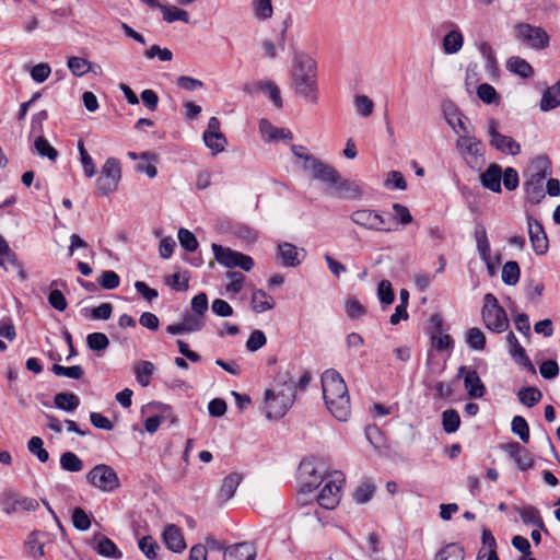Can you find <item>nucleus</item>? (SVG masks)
<instances>
[{
  "mask_svg": "<svg viewBox=\"0 0 560 560\" xmlns=\"http://www.w3.org/2000/svg\"><path fill=\"white\" fill-rule=\"evenodd\" d=\"M443 113L446 122L458 136L471 132L466 124L467 117L453 103L445 104Z\"/></svg>",
  "mask_w": 560,
  "mask_h": 560,
  "instance_id": "a211bd4d",
  "label": "nucleus"
},
{
  "mask_svg": "<svg viewBox=\"0 0 560 560\" xmlns=\"http://www.w3.org/2000/svg\"><path fill=\"white\" fill-rule=\"evenodd\" d=\"M325 480L326 482L317 495V503L326 510H332L340 501L345 477L342 472L334 471Z\"/></svg>",
  "mask_w": 560,
  "mask_h": 560,
  "instance_id": "6e6552de",
  "label": "nucleus"
},
{
  "mask_svg": "<svg viewBox=\"0 0 560 560\" xmlns=\"http://www.w3.org/2000/svg\"><path fill=\"white\" fill-rule=\"evenodd\" d=\"M560 105V81L547 88L540 100V110L549 112Z\"/></svg>",
  "mask_w": 560,
  "mask_h": 560,
  "instance_id": "c85d7f7f",
  "label": "nucleus"
},
{
  "mask_svg": "<svg viewBox=\"0 0 560 560\" xmlns=\"http://www.w3.org/2000/svg\"><path fill=\"white\" fill-rule=\"evenodd\" d=\"M98 283L105 290H113L119 285L120 278L115 271L106 270L102 272Z\"/></svg>",
  "mask_w": 560,
  "mask_h": 560,
  "instance_id": "774afa93",
  "label": "nucleus"
},
{
  "mask_svg": "<svg viewBox=\"0 0 560 560\" xmlns=\"http://www.w3.org/2000/svg\"><path fill=\"white\" fill-rule=\"evenodd\" d=\"M520 266L516 261H506L502 267V281L508 285H515L520 280Z\"/></svg>",
  "mask_w": 560,
  "mask_h": 560,
  "instance_id": "37998d69",
  "label": "nucleus"
},
{
  "mask_svg": "<svg viewBox=\"0 0 560 560\" xmlns=\"http://www.w3.org/2000/svg\"><path fill=\"white\" fill-rule=\"evenodd\" d=\"M256 555L255 546L244 541L229 546L224 552V560H255Z\"/></svg>",
  "mask_w": 560,
  "mask_h": 560,
  "instance_id": "5701e85b",
  "label": "nucleus"
},
{
  "mask_svg": "<svg viewBox=\"0 0 560 560\" xmlns=\"http://www.w3.org/2000/svg\"><path fill=\"white\" fill-rule=\"evenodd\" d=\"M67 66L74 77H82L91 70V62L81 57H69Z\"/></svg>",
  "mask_w": 560,
  "mask_h": 560,
  "instance_id": "8fccbe9b",
  "label": "nucleus"
},
{
  "mask_svg": "<svg viewBox=\"0 0 560 560\" xmlns=\"http://www.w3.org/2000/svg\"><path fill=\"white\" fill-rule=\"evenodd\" d=\"M527 224L533 250L536 255L546 254L549 248V241L542 224L532 217H528Z\"/></svg>",
  "mask_w": 560,
  "mask_h": 560,
  "instance_id": "2eb2a0df",
  "label": "nucleus"
},
{
  "mask_svg": "<svg viewBox=\"0 0 560 560\" xmlns=\"http://www.w3.org/2000/svg\"><path fill=\"white\" fill-rule=\"evenodd\" d=\"M159 9L163 14V20L167 23H173L176 21H182L184 23H189V13L183 9H179L175 5H164L160 4Z\"/></svg>",
  "mask_w": 560,
  "mask_h": 560,
  "instance_id": "f704fd0d",
  "label": "nucleus"
},
{
  "mask_svg": "<svg viewBox=\"0 0 560 560\" xmlns=\"http://www.w3.org/2000/svg\"><path fill=\"white\" fill-rule=\"evenodd\" d=\"M259 130L266 141L292 140L293 138L291 130L278 128L265 118L259 121Z\"/></svg>",
  "mask_w": 560,
  "mask_h": 560,
  "instance_id": "393cba45",
  "label": "nucleus"
},
{
  "mask_svg": "<svg viewBox=\"0 0 560 560\" xmlns=\"http://www.w3.org/2000/svg\"><path fill=\"white\" fill-rule=\"evenodd\" d=\"M515 37L534 49H545L549 46L547 32L528 23H518L514 27Z\"/></svg>",
  "mask_w": 560,
  "mask_h": 560,
  "instance_id": "9d476101",
  "label": "nucleus"
},
{
  "mask_svg": "<svg viewBox=\"0 0 560 560\" xmlns=\"http://www.w3.org/2000/svg\"><path fill=\"white\" fill-rule=\"evenodd\" d=\"M5 261L10 265H16L18 255L9 246L7 240L0 234V268L4 267Z\"/></svg>",
  "mask_w": 560,
  "mask_h": 560,
  "instance_id": "5fc2aeb1",
  "label": "nucleus"
},
{
  "mask_svg": "<svg viewBox=\"0 0 560 560\" xmlns=\"http://www.w3.org/2000/svg\"><path fill=\"white\" fill-rule=\"evenodd\" d=\"M350 219L354 224L368 230L386 232L392 231V229L385 226L387 220L378 212L371 209L355 210L351 213Z\"/></svg>",
  "mask_w": 560,
  "mask_h": 560,
  "instance_id": "4468645a",
  "label": "nucleus"
},
{
  "mask_svg": "<svg viewBox=\"0 0 560 560\" xmlns=\"http://www.w3.org/2000/svg\"><path fill=\"white\" fill-rule=\"evenodd\" d=\"M475 238L477 243V249L482 261L486 262L490 272H493L491 264V248L488 241L487 231L483 225L478 224L475 230Z\"/></svg>",
  "mask_w": 560,
  "mask_h": 560,
  "instance_id": "b1692460",
  "label": "nucleus"
},
{
  "mask_svg": "<svg viewBox=\"0 0 560 560\" xmlns=\"http://www.w3.org/2000/svg\"><path fill=\"white\" fill-rule=\"evenodd\" d=\"M139 549L149 560H160L159 550L160 546L151 536L142 537L138 542Z\"/></svg>",
  "mask_w": 560,
  "mask_h": 560,
  "instance_id": "c03bdc74",
  "label": "nucleus"
},
{
  "mask_svg": "<svg viewBox=\"0 0 560 560\" xmlns=\"http://www.w3.org/2000/svg\"><path fill=\"white\" fill-rule=\"evenodd\" d=\"M183 325L186 332L199 331L205 326L203 317L191 312H187L183 317Z\"/></svg>",
  "mask_w": 560,
  "mask_h": 560,
  "instance_id": "4d7b16f0",
  "label": "nucleus"
},
{
  "mask_svg": "<svg viewBox=\"0 0 560 560\" xmlns=\"http://www.w3.org/2000/svg\"><path fill=\"white\" fill-rule=\"evenodd\" d=\"M306 161L308 162L306 171L312 172L314 179L325 184L327 191L331 190L340 176L339 172L317 158H306Z\"/></svg>",
  "mask_w": 560,
  "mask_h": 560,
  "instance_id": "ddd939ff",
  "label": "nucleus"
},
{
  "mask_svg": "<svg viewBox=\"0 0 560 560\" xmlns=\"http://www.w3.org/2000/svg\"><path fill=\"white\" fill-rule=\"evenodd\" d=\"M164 542L174 552H182L186 548L180 529L175 525H168L163 533Z\"/></svg>",
  "mask_w": 560,
  "mask_h": 560,
  "instance_id": "cd10ccee",
  "label": "nucleus"
},
{
  "mask_svg": "<svg viewBox=\"0 0 560 560\" xmlns=\"http://www.w3.org/2000/svg\"><path fill=\"white\" fill-rule=\"evenodd\" d=\"M60 466L66 471L79 472L83 469V462L77 454L65 452L60 456Z\"/></svg>",
  "mask_w": 560,
  "mask_h": 560,
  "instance_id": "a19ab883",
  "label": "nucleus"
},
{
  "mask_svg": "<svg viewBox=\"0 0 560 560\" xmlns=\"http://www.w3.org/2000/svg\"><path fill=\"white\" fill-rule=\"evenodd\" d=\"M34 150L39 156L47 158L50 161H56L58 158V151L43 136L35 139Z\"/></svg>",
  "mask_w": 560,
  "mask_h": 560,
  "instance_id": "4c0bfd02",
  "label": "nucleus"
},
{
  "mask_svg": "<svg viewBox=\"0 0 560 560\" xmlns=\"http://www.w3.org/2000/svg\"><path fill=\"white\" fill-rule=\"evenodd\" d=\"M466 342L471 349L481 351L486 347V336L480 328L474 327L466 332Z\"/></svg>",
  "mask_w": 560,
  "mask_h": 560,
  "instance_id": "49530a36",
  "label": "nucleus"
},
{
  "mask_svg": "<svg viewBox=\"0 0 560 560\" xmlns=\"http://www.w3.org/2000/svg\"><path fill=\"white\" fill-rule=\"evenodd\" d=\"M95 549L101 556L106 558L120 559L122 557L116 544L107 537H102Z\"/></svg>",
  "mask_w": 560,
  "mask_h": 560,
  "instance_id": "e433bc0d",
  "label": "nucleus"
},
{
  "mask_svg": "<svg viewBox=\"0 0 560 560\" xmlns=\"http://www.w3.org/2000/svg\"><path fill=\"white\" fill-rule=\"evenodd\" d=\"M267 343L266 335L262 330L255 329L252 331L249 338L246 341V348L250 352H255L262 348Z\"/></svg>",
  "mask_w": 560,
  "mask_h": 560,
  "instance_id": "680f3d73",
  "label": "nucleus"
},
{
  "mask_svg": "<svg viewBox=\"0 0 560 560\" xmlns=\"http://www.w3.org/2000/svg\"><path fill=\"white\" fill-rule=\"evenodd\" d=\"M292 384H283L279 392L267 389L265 393L266 417L268 419H280L292 407L295 394Z\"/></svg>",
  "mask_w": 560,
  "mask_h": 560,
  "instance_id": "20e7f679",
  "label": "nucleus"
},
{
  "mask_svg": "<svg viewBox=\"0 0 560 560\" xmlns=\"http://www.w3.org/2000/svg\"><path fill=\"white\" fill-rule=\"evenodd\" d=\"M88 482L103 491L113 492L120 487V481L114 468L106 464L94 466L86 475Z\"/></svg>",
  "mask_w": 560,
  "mask_h": 560,
  "instance_id": "0eeeda50",
  "label": "nucleus"
},
{
  "mask_svg": "<svg viewBox=\"0 0 560 560\" xmlns=\"http://www.w3.org/2000/svg\"><path fill=\"white\" fill-rule=\"evenodd\" d=\"M460 418L456 410L447 409L442 412V425L446 433H454L458 430Z\"/></svg>",
  "mask_w": 560,
  "mask_h": 560,
  "instance_id": "a18cd8bd",
  "label": "nucleus"
},
{
  "mask_svg": "<svg viewBox=\"0 0 560 560\" xmlns=\"http://www.w3.org/2000/svg\"><path fill=\"white\" fill-rule=\"evenodd\" d=\"M455 144L459 154L470 167H474V165L483 160L485 148L481 141L474 136L472 131L459 135Z\"/></svg>",
  "mask_w": 560,
  "mask_h": 560,
  "instance_id": "9b49d317",
  "label": "nucleus"
},
{
  "mask_svg": "<svg viewBox=\"0 0 560 560\" xmlns=\"http://www.w3.org/2000/svg\"><path fill=\"white\" fill-rule=\"evenodd\" d=\"M178 240L184 249L187 252H195L198 247V241L196 236L186 229H179L178 231Z\"/></svg>",
  "mask_w": 560,
  "mask_h": 560,
  "instance_id": "0e129e2a",
  "label": "nucleus"
},
{
  "mask_svg": "<svg viewBox=\"0 0 560 560\" xmlns=\"http://www.w3.org/2000/svg\"><path fill=\"white\" fill-rule=\"evenodd\" d=\"M154 372V365L150 361H140L135 365V374L138 383L145 387L150 384V376Z\"/></svg>",
  "mask_w": 560,
  "mask_h": 560,
  "instance_id": "ea45409f",
  "label": "nucleus"
},
{
  "mask_svg": "<svg viewBox=\"0 0 560 560\" xmlns=\"http://www.w3.org/2000/svg\"><path fill=\"white\" fill-rule=\"evenodd\" d=\"M27 450L31 454L36 456L40 463H46L49 459V454L44 448V442L39 436H32L30 439Z\"/></svg>",
  "mask_w": 560,
  "mask_h": 560,
  "instance_id": "603ef678",
  "label": "nucleus"
},
{
  "mask_svg": "<svg viewBox=\"0 0 560 560\" xmlns=\"http://www.w3.org/2000/svg\"><path fill=\"white\" fill-rule=\"evenodd\" d=\"M516 511L525 525L536 526L540 530L548 534V529L545 526L544 520L538 509H536L533 505H526L523 508H518Z\"/></svg>",
  "mask_w": 560,
  "mask_h": 560,
  "instance_id": "bb28decb",
  "label": "nucleus"
},
{
  "mask_svg": "<svg viewBox=\"0 0 560 560\" xmlns=\"http://www.w3.org/2000/svg\"><path fill=\"white\" fill-rule=\"evenodd\" d=\"M517 397L523 405L530 408L541 400L542 394L536 387H523L518 390Z\"/></svg>",
  "mask_w": 560,
  "mask_h": 560,
  "instance_id": "58836bf2",
  "label": "nucleus"
},
{
  "mask_svg": "<svg viewBox=\"0 0 560 560\" xmlns=\"http://www.w3.org/2000/svg\"><path fill=\"white\" fill-rule=\"evenodd\" d=\"M431 345L438 351H446L453 349V340L447 334H431Z\"/></svg>",
  "mask_w": 560,
  "mask_h": 560,
  "instance_id": "69168bd1",
  "label": "nucleus"
},
{
  "mask_svg": "<svg viewBox=\"0 0 560 560\" xmlns=\"http://www.w3.org/2000/svg\"><path fill=\"white\" fill-rule=\"evenodd\" d=\"M324 467L322 463L315 460H303L299 467V479L302 485V490L299 494L298 501H302L306 491L316 489L326 477L324 475Z\"/></svg>",
  "mask_w": 560,
  "mask_h": 560,
  "instance_id": "39448f33",
  "label": "nucleus"
},
{
  "mask_svg": "<svg viewBox=\"0 0 560 560\" xmlns=\"http://www.w3.org/2000/svg\"><path fill=\"white\" fill-rule=\"evenodd\" d=\"M88 347L94 351H103L109 346V339L104 332H92L86 337Z\"/></svg>",
  "mask_w": 560,
  "mask_h": 560,
  "instance_id": "6e6d98bb",
  "label": "nucleus"
},
{
  "mask_svg": "<svg viewBox=\"0 0 560 560\" xmlns=\"http://www.w3.org/2000/svg\"><path fill=\"white\" fill-rule=\"evenodd\" d=\"M73 526L79 530H88L91 526L90 516L81 508H75L72 512Z\"/></svg>",
  "mask_w": 560,
  "mask_h": 560,
  "instance_id": "e2e57ef3",
  "label": "nucleus"
},
{
  "mask_svg": "<svg viewBox=\"0 0 560 560\" xmlns=\"http://www.w3.org/2000/svg\"><path fill=\"white\" fill-rule=\"evenodd\" d=\"M355 112L362 117H369L374 109L373 101L366 95H357L354 98Z\"/></svg>",
  "mask_w": 560,
  "mask_h": 560,
  "instance_id": "bf43d9fd",
  "label": "nucleus"
},
{
  "mask_svg": "<svg viewBox=\"0 0 560 560\" xmlns=\"http://www.w3.org/2000/svg\"><path fill=\"white\" fill-rule=\"evenodd\" d=\"M51 371L54 374L58 376H65L75 380L81 378L84 374V371L81 365L62 366L56 363L51 366Z\"/></svg>",
  "mask_w": 560,
  "mask_h": 560,
  "instance_id": "864d4df0",
  "label": "nucleus"
},
{
  "mask_svg": "<svg viewBox=\"0 0 560 560\" xmlns=\"http://www.w3.org/2000/svg\"><path fill=\"white\" fill-rule=\"evenodd\" d=\"M465 550L456 542L444 546L435 556L434 560H464Z\"/></svg>",
  "mask_w": 560,
  "mask_h": 560,
  "instance_id": "c9c22d12",
  "label": "nucleus"
},
{
  "mask_svg": "<svg viewBox=\"0 0 560 560\" xmlns=\"http://www.w3.org/2000/svg\"><path fill=\"white\" fill-rule=\"evenodd\" d=\"M501 183H503L505 189H508L510 191L515 190L520 184V177H518L517 171L513 167H506L502 172Z\"/></svg>",
  "mask_w": 560,
  "mask_h": 560,
  "instance_id": "338daca9",
  "label": "nucleus"
},
{
  "mask_svg": "<svg viewBox=\"0 0 560 560\" xmlns=\"http://www.w3.org/2000/svg\"><path fill=\"white\" fill-rule=\"evenodd\" d=\"M203 141L205 144L213 151V153H219L224 151L226 145V139L222 132L210 133V131L203 132Z\"/></svg>",
  "mask_w": 560,
  "mask_h": 560,
  "instance_id": "79ce46f5",
  "label": "nucleus"
},
{
  "mask_svg": "<svg viewBox=\"0 0 560 560\" xmlns=\"http://www.w3.org/2000/svg\"><path fill=\"white\" fill-rule=\"evenodd\" d=\"M506 69L524 79L533 75V67L523 58L514 56L508 59Z\"/></svg>",
  "mask_w": 560,
  "mask_h": 560,
  "instance_id": "473e14b6",
  "label": "nucleus"
},
{
  "mask_svg": "<svg viewBox=\"0 0 560 560\" xmlns=\"http://www.w3.org/2000/svg\"><path fill=\"white\" fill-rule=\"evenodd\" d=\"M481 315L485 326L493 332L501 334L509 328V318L503 307L482 310Z\"/></svg>",
  "mask_w": 560,
  "mask_h": 560,
  "instance_id": "dca6fc26",
  "label": "nucleus"
},
{
  "mask_svg": "<svg viewBox=\"0 0 560 560\" xmlns=\"http://www.w3.org/2000/svg\"><path fill=\"white\" fill-rule=\"evenodd\" d=\"M502 167L497 163H491L483 173L480 174L482 187L493 192H501Z\"/></svg>",
  "mask_w": 560,
  "mask_h": 560,
  "instance_id": "4be33fe9",
  "label": "nucleus"
},
{
  "mask_svg": "<svg viewBox=\"0 0 560 560\" xmlns=\"http://www.w3.org/2000/svg\"><path fill=\"white\" fill-rule=\"evenodd\" d=\"M377 296L382 304L389 305L395 300L392 283L388 280H382L377 287Z\"/></svg>",
  "mask_w": 560,
  "mask_h": 560,
  "instance_id": "052dcab7",
  "label": "nucleus"
},
{
  "mask_svg": "<svg viewBox=\"0 0 560 560\" xmlns=\"http://www.w3.org/2000/svg\"><path fill=\"white\" fill-rule=\"evenodd\" d=\"M502 450L514 459L520 470H527L533 466L530 453L517 442L503 444Z\"/></svg>",
  "mask_w": 560,
  "mask_h": 560,
  "instance_id": "6ab92c4d",
  "label": "nucleus"
},
{
  "mask_svg": "<svg viewBox=\"0 0 560 560\" xmlns=\"http://www.w3.org/2000/svg\"><path fill=\"white\" fill-rule=\"evenodd\" d=\"M498 127L499 122L495 119L489 120L487 129L488 136L490 137L489 144L503 154H520L521 144L512 137L500 133Z\"/></svg>",
  "mask_w": 560,
  "mask_h": 560,
  "instance_id": "f8f14e48",
  "label": "nucleus"
},
{
  "mask_svg": "<svg viewBox=\"0 0 560 560\" xmlns=\"http://www.w3.org/2000/svg\"><path fill=\"white\" fill-rule=\"evenodd\" d=\"M78 150L80 153V162L82 164L84 175L88 178L93 177L96 173L95 164L91 155L85 150L83 141L81 140L78 142Z\"/></svg>",
  "mask_w": 560,
  "mask_h": 560,
  "instance_id": "09e8293b",
  "label": "nucleus"
},
{
  "mask_svg": "<svg viewBox=\"0 0 560 560\" xmlns=\"http://www.w3.org/2000/svg\"><path fill=\"white\" fill-rule=\"evenodd\" d=\"M254 15L261 21L269 20L273 14L271 0H253Z\"/></svg>",
  "mask_w": 560,
  "mask_h": 560,
  "instance_id": "3c124183",
  "label": "nucleus"
},
{
  "mask_svg": "<svg viewBox=\"0 0 560 560\" xmlns=\"http://www.w3.org/2000/svg\"><path fill=\"white\" fill-rule=\"evenodd\" d=\"M511 430L523 443L529 441V427L526 419L522 416H515L511 422Z\"/></svg>",
  "mask_w": 560,
  "mask_h": 560,
  "instance_id": "de8ad7c7",
  "label": "nucleus"
},
{
  "mask_svg": "<svg viewBox=\"0 0 560 560\" xmlns=\"http://www.w3.org/2000/svg\"><path fill=\"white\" fill-rule=\"evenodd\" d=\"M305 257L303 248L299 249L291 243H281L278 245V258L284 267H298Z\"/></svg>",
  "mask_w": 560,
  "mask_h": 560,
  "instance_id": "412c9836",
  "label": "nucleus"
},
{
  "mask_svg": "<svg viewBox=\"0 0 560 560\" xmlns=\"http://www.w3.org/2000/svg\"><path fill=\"white\" fill-rule=\"evenodd\" d=\"M551 173V162L547 155L536 156L527 170L528 178L524 183L526 199L532 205L545 198L544 182Z\"/></svg>",
  "mask_w": 560,
  "mask_h": 560,
  "instance_id": "7ed1b4c3",
  "label": "nucleus"
},
{
  "mask_svg": "<svg viewBox=\"0 0 560 560\" xmlns=\"http://www.w3.org/2000/svg\"><path fill=\"white\" fill-rule=\"evenodd\" d=\"M327 194L341 199H359L363 191L355 182L342 178L340 175L332 189Z\"/></svg>",
  "mask_w": 560,
  "mask_h": 560,
  "instance_id": "aec40b11",
  "label": "nucleus"
},
{
  "mask_svg": "<svg viewBox=\"0 0 560 560\" xmlns=\"http://www.w3.org/2000/svg\"><path fill=\"white\" fill-rule=\"evenodd\" d=\"M464 45V36L457 28L450 31L443 37L442 46L443 50L447 55L457 54Z\"/></svg>",
  "mask_w": 560,
  "mask_h": 560,
  "instance_id": "c756f323",
  "label": "nucleus"
},
{
  "mask_svg": "<svg viewBox=\"0 0 560 560\" xmlns=\"http://www.w3.org/2000/svg\"><path fill=\"white\" fill-rule=\"evenodd\" d=\"M245 92L253 93L254 91H261L268 94V97L278 108H281L283 103L279 88L271 81H259L253 86H245Z\"/></svg>",
  "mask_w": 560,
  "mask_h": 560,
  "instance_id": "a878e982",
  "label": "nucleus"
},
{
  "mask_svg": "<svg viewBox=\"0 0 560 560\" xmlns=\"http://www.w3.org/2000/svg\"><path fill=\"white\" fill-rule=\"evenodd\" d=\"M252 308L256 313H264L275 307L273 298L264 290H255L250 299Z\"/></svg>",
  "mask_w": 560,
  "mask_h": 560,
  "instance_id": "7c9ffc66",
  "label": "nucleus"
},
{
  "mask_svg": "<svg viewBox=\"0 0 560 560\" xmlns=\"http://www.w3.org/2000/svg\"><path fill=\"white\" fill-rule=\"evenodd\" d=\"M291 88L296 96L317 103L316 63L307 55L295 52L291 71Z\"/></svg>",
  "mask_w": 560,
  "mask_h": 560,
  "instance_id": "f03ea898",
  "label": "nucleus"
},
{
  "mask_svg": "<svg viewBox=\"0 0 560 560\" xmlns=\"http://www.w3.org/2000/svg\"><path fill=\"white\" fill-rule=\"evenodd\" d=\"M458 377H464V387L470 398H481L486 394V387L476 370L458 369Z\"/></svg>",
  "mask_w": 560,
  "mask_h": 560,
  "instance_id": "f3484780",
  "label": "nucleus"
},
{
  "mask_svg": "<svg viewBox=\"0 0 560 560\" xmlns=\"http://www.w3.org/2000/svg\"><path fill=\"white\" fill-rule=\"evenodd\" d=\"M242 481V476L237 472L230 474L223 479L221 489L219 491V499L225 502L233 498L237 487Z\"/></svg>",
  "mask_w": 560,
  "mask_h": 560,
  "instance_id": "2f4dec72",
  "label": "nucleus"
},
{
  "mask_svg": "<svg viewBox=\"0 0 560 560\" xmlns=\"http://www.w3.org/2000/svg\"><path fill=\"white\" fill-rule=\"evenodd\" d=\"M212 250L215 260L226 268H241L244 271H250L255 265L253 258L241 252L223 247L219 244H212Z\"/></svg>",
  "mask_w": 560,
  "mask_h": 560,
  "instance_id": "1a4fd4ad",
  "label": "nucleus"
},
{
  "mask_svg": "<svg viewBox=\"0 0 560 560\" xmlns=\"http://www.w3.org/2000/svg\"><path fill=\"white\" fill-rule=\"evenodd\" d=\"M55 407L65 411H74L80 405V398L73 393H58L54 397Z\"/></svg>",
  "mask_w": 560,
  "mask_h": 560,
  "instance_id": "72a5a7b5",
  "label": "nucleus"
},
{
  "mask_svg": "<svg viewBox=\"0 0 560 560\" xmlns=\"http://www.w3.org/2000/svg\"><path fill=\"white\" fill-rule=\"evenodd\" d=\"M322 388L328 410L336 419L346 421L351 407L348 388L341 375L332 369L326 370L322 375Z\"/></svg>",
  "mask_w": 560,
  "mask_h": 560,
  "instance_id": "f257e3e1",
  "label": "nucleus"
},
{
  "mask_svg": "<svg viewBox=\"0 0 560 560\" xmlns=\"http://www.w3.org/2000/svg\"><path fill=\"white\" fill-rule=\"evenodd\" d=\"M121 178V166L116 158H108L102 166L101 174L96 179L97 192L107 196L117 190Z\"/></svg>",
  "mask_w": 560,
  "mask_h": 560,
  "instance_id": "423d86ee",
  "label": "nucleus"
},
{
  "mask_svg": "<svg viewBox=\"0 0 560 560\" xmlns=\"http://www.w3.org/2000/svg\"><path fill=\"white\" fill-rule=\"evenodd\" d=\"M226 277L230 279V283L225 287V291L229 294H237L242 291L245 277L238 271H229Z\"/></svg>",
  "mask_w": 560,
  "mask_h": 560,
  "instance_id": "13d9d810",
  "label": "nucleus"
}]
</instances>
